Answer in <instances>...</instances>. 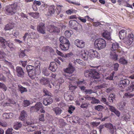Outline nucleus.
<instances>
[{"label": "nucleus", "mask_w": 134, "mask_h": 134, "mask_svg": "<svg viewBox=\"0 0 134 134\" xmlns=\"http://www.w3.org/2000/svg\"><path fill=\"white\" fill-rule=\"evenodd\" d=\"M37 129V127L35 126H27L26 129L28 131H33Z\"/></svg>", "instance_id": "obj_33"}, {"label": "nucleus", "mask_w": 134, "mask_h": 134, "mask_svg": "<svg viewBox=\"0 0 134 134\" xmlns=\"http://www.w3.org/2000/svg\"><path fill=\"white\" fill-rule=\"evenodd\" d=\"M96 48L100 50L104 48L106 46V43L105 40L102 38L96 39L94 43Z\"/></svg>", "instance_id": "obj_4"}, {"label": "nucleus", "mask_w": 134, "mask_h": 134, "mask_svg": "<svg viewBox=\"0 0 134 134\" xmlns=\"http://www.w3.org/2000/svg\"><path fill=\"white\" fill-rule=\"evenodd\" d=\"M72 122L74 123H78L79 118L76 116H72Z\"/></svg>", "instance_id": "obj_52"}, {"label": "nucleus", "mask_w": 134, "mask_h": 134, "mask_svg": "<svg viewBox=\"0 0 134 134\" xmlns=\"http://www.w3.org/2000/svg\"><path fill=\"white\" fill-rule=\"evenodd\" d=\"M34 124V123L32 121H30V120H28L27 121H25L23 122V125L24 126H27L31 125Z\"/></svg>", "instance_id": "obj_40"}, {"label": "nucleus", "mask_w": 134, "mask_h": 134, "mask_svg": "<svg viewBox=\"0 0 134 134\" xmlns=\"http://www.w3.org/2000/svg\"><path fill=\"white\" fill-rule=\"evenodd\" d=\"M87 18H89L88 16H85V17L84 18L80 16H79L78 18V19L82 22L84 23H86V19Z\"/></svg>", "instance_id": "obj_49"}, {"label": "nucleus", "mask_w": 134, "mask_h": 134, "mask_svg": "<svg viewBox=\"0 0 134 134\" xmlns=\"http://www.w3.org/2000/svg\"><path fill=\"white\" fill-rule=\"evenodd\" d=\"M71 95H69L66 93H65L64 95V98L67 100L72 99L71 98Z\"/></svg>", "instance_id": "obj_51"}, {"label": "nucleus", "mask_w": 134, "mask_h": 134, "mask_svg": "<svg viewBox=\"0 0 134 134\" xmlns=\"http://www.w3.org/2000/svg\"><path fill=\"white\" fill-rule=\"evenodd\" d=\"M104 108V107L101 105H98L95 106L94 108L95 110L98 111H101Z\"/></svg>", "instance_id": "obj_47"}, {"label": "nucleus", "mask_w": 134, "mask_h": 134, "mask_svg": "<svg viewBox=\"0 0 134 134\" xmlns=\"http://www.w3.org/2000/svg\"><path fill=\"white\" fill-rule=\"evenodd\" d=\"M60 44H64L69 43V41L68 39L63 36H61L59 38Z\"/></svg>", "instance_id": "obj_27"}, {"label": "nucleus", "mask_w": 134, "mask_h": 134, "mask_svg": "<svg viewBox=\"0 0 134 134\" xmlns=\"http://www.w3.org/2000/svg\"><path fill=\"white\" fill-rule=\"evenodd\" d=\"M76 83H77V84L78 85H86V81L85 80H83V81H76Z\"/></svg>", "instance_id": "obj_54"}, {"label": "nucleus", "mask_w": 134, "mask_h": 134, "mask_svg": "<svg viewBox=\"0 0 134 134\" xmlns=\"http://www.w3.org/2000/svg\"><path fill=\"white\" fill-rule=\"evenodd\" d=\"M47 31L50 33L58 32L60 31V29L53 25H49L47 27Z\"/></svg>", "instance_id": "obj_11"}, {"label": "nucleus", "mask_w": 134, "mask_h": 134, "mask_svg": "<svg viewBox=\"0 0 134 134\" xmlns=\"http://www.w3.org/2000/svg\"><path fill=\"white\" fill-rule=\"evenodd\" d=\"M24 106V107H27L30 104V101L28 100H25L23 102Z\"/></svg>", "instance_id": "obj_57"}, {"label": "nucleus", "mask_w": 134, "mask_h": 134, "mask_svg": "<svg viewBox=\"0 0 134 134\" xmlns=\"http://www.w3.org/2000/svg\"><path fill=\"white\" fill-rule=\"evenodd\" d=\"M43 106V105L40 102L37 103L35 106L33 108L35 109L36 111L39 110Z\"/></svg>", "instance_id": "obj_34"}, {"label": "nucleus", "mask_w": 134, "mask_h": 134, "mask_svg": "<svg viewBox=\"0 0 134 134\" xmlns=\"http://www.w3.org/2000/svg\"><path fill=\"white\" fill-rule=\"evenodd\" d=\"M20 15L21 17L24 19L25 20H27L28 19L27 16V15L23 13H21L20 14Z\"/></svg>", "instance_id": "obj_61"}, {"label": "nucleus", "mask_w": 134, "mask_h": 134, "mask_svg": "<svg viewBox=\"0 0 134 134\" xmlns=\"http://www.w3.org/2000/svg\"><path fill=\"white\" fill-rule=\"evenodd\" d=\"M70 45V42L64 44H60L59 45V47L62 51H65L68 49Z\"/></svg>", "instance_id": "obj_15"}, {"label": "nucleus", "mask_w": 134, "mask_h": 134, "mask_svg": "<svg viewBox=\"0 0 134 134\" xmlns=\"http://www.w3.org/2000/svg\"><path fill=\"white\" fill-rule=\"evenodd\" d=\"M119 61V63L121 64L126 65L128 63L126 59L124 57H120Z\"/></svg>", "instance_id": "obj_36"}, {"label": "nucleus", "mask_w": 134, "mask_h": 134, "mask_svg": "<svg viewBox=\"0 0 134 134\" xmlns=\"http://www.w3.org/2000/svg\"><path fill=\"white\" fill-rule=\"evenodd\" d=\"M128 90L130 92L134 91V82H132L131 86L128 88Z\"/></svg>", "instance_id": "obj_48"}, {"label": "nucleus", "mask_w": 134, "mask_h": 134, "mask_svg": "<svg viewBox=\"0 0 134 134\" xmlns=\"http://www.w3.org/2000/svg\"><path fill=\"white\" fill-rule=\"evenodd\" d=\"M102 36L106 40H110L111 39V34L109 32L107 31H105L102 34Z\"/></svg>", "instance_id": "obj_24"}, {"label": "nucleus", "mask_w": 134, "mask_h": 134, "mask_svg": "<svg viewBox=\"0 0 134 134\" xmlns=\"http://www.w3.org/2000/svg\"><path fill=\"white\" fill-rule=\"evenodd\" d=\"M19 90L21 93H23L24 92L27 91V90L25 87L22 86L21 85H19L18 86Z\"/></svg>", "instance_id": "obj_38"}, {"label": "nucleus", "mask_w": 134, "mask_h": 134, "mask_svg": "<svg viewBox=\"0 0 134 134\" xmlns=\"http://www.w3.org/2000/svg\"><path fill=\"white\" fill-rule=\"evenodd\" d=\"M9 90L11 93L14 95H16V88L14 86L9 87Z\"/></svg>", "instance_id": "obj_31"}, {"label": "nucleus", "mask_w": 134, "mask_h": 134, "mask_svg": "<svg viewBox=\"0 0 134 134\" xmlns=\"http://www.w3.org/2000/svg\"><path fill=\"white\" fill-rule=\"evenodd\" d=\"M27 115L26 111L23 110L21 113L19 117V119L22 121L24 120L25 118L27 116Z\"/></svg>", "instance_id": "obj_30"}, {"label": "nucleus", "mask_w": 134, "mask_h": 134, "mask_svg": "<svg viewBox=\"0 0 134 134\" xmlns=\"http://www.w3.org/2000/svg\"><path fill=\"white\" fill-rule=\"evenodd\" d=\"M30 38L31 39L38 38L39 37V35L37 32H34L29 33Z\"/></svg>", "instance_id": "obj_26"}, {"label": "nucleus", "mask_w": 134, "mask_h": 134, "mask_svg": "<svg viewBox=\"0 0 134 134\" xmlns=\"http://www.w3.org/2000/svg\"><path fill=\"white\" fill-rule=\"evenodd\" d=\"M52 110L56 115H60L62 112V109L58 107H55L53 108Z\"/></svg>", "instance_id": "obj_18"}, {"label": "nucleus", "mask_w": 134, "mask_h": 134, "mask_svg": "<svg viewBox=\"0 0 134 134\" xmlns=\"http://www.w3.org/2000/svg\"><path fill=\"white\" fill-rule=\"evenodd\" d=\"M22 126V124L20 122H16L13 126V128L16 130H18Z\"/></svg>", "instance_id": "obj_35"}, {"label": "nucleus", "mask_w": 134, "mask_h": 134, "mask_svg": "<svg viewBox=\"0 0 134 134\" xmlns=\"http://www.w3.org/2000/svg\"><path fill=\"white\" fill-rule=\"evenodd\" d=\"M27 72L29 77L32 79H34L36 77V69L28 71Z\"/></svg>", "instance_id": "obj_20"}, {"label": "nucleus", "mask_w": 134, "mask_h": 134, "mask_svg": "<svg viewBox=\"0 0 134 134\" xmlns=\"http://www.w3.org/2000/svg\"><path fill=\"white\" fill-rule=\"evenodd\" d=\"M116 52L111 51H110V57L114 60H116L118 59Z\"/></svg>", "instance_id": "obj_25"}, {"label": "nucleus", "mask_w": 134, "mask_h": 134, "mask_svg": "<svg viewBox=\"0 0 134 134\" xmlns=\"http://www.w3.org/2000/svg\"><path fill=\"white\" fill-rule=\"evenodd\" d=\"M105 127L108 129L109 132L111 134H116L113 125L111 123H109L104 124Z\"/></svg>", "instance_id": "obj_9"}, {"label": "nucleus", "mask_w": 134, "mask_h": 134, "mask_svg": "<svg viewBox=\"0 0 134 134\" xmlns=\"http://www.w3.org/2000/svg\"><path fill=\"white\" fill-rule=\"evenodd\" d=\"M26 69L27 72L28 71H32L33 70L36 69L35 67L31 65H27L26 67Z\"/></svg>", "instance_id": "obj_45"}, {"label": "nucleus", "mask_w": 134, "mask_h": 134, "mask_svg": "<svg viewBox=\"0 0 134 134\" xmlns=\"http://www.w3.org/2000/svg\"><path fill=\"white\" fill-rule=\"evenodd\" d=\"M42 73L44 75L46 76H48L50 74V72L47 69L44 67L42 69Z\"/></svg>", "instance_id": "obj_44"}, {"label": "nucleus", "mask_w": 134, "mask_h": 134, "mask_svg": "<svg viewBox=\"0 0 134 134\" xmlns=\"http://www.w3.org/2000/svg\"><path fill=\"white\" fill-rule=\"evenodd\" d=\"M49 69L53 72H55L57 68V65L55 62H51L49 65Z\"/></svg>", "instance_id": "obj_17"}, {"label": "nucleus", "mask_w": 134, "mask_h": 134, "mask_svg": "<svg viewBox=\"0 0 134 134\" xmlns=\"http://www.w3.org/2000/svg\"><path fill=\"white\" fill-rule=\"evenodd\" d=\"M30 15L33 18L37 19L39 17V13L37 12L30 13H29Z\"/></svg>", "instance_id": "obj_41"}, {"label": "nucleus", "mask_w": 134, "mask_h": 134, "mask_svg": "<svg viewBox=\"0 0 134 134\" xmlns=\"http://www.w3.org/2000/svg\"><path fill=\"white\" fill-rule=\"evenodd\" d=\"M121 120L123 121H129L130 120V117L129 114L124 115L123 116H121Z\"/></svg>", "instance_id": "obj_29"}, {"label": "nucleus", "mask_w": 134, "mask_h": 134, "mask_svg": "<svg viewBox=\"0 0 134 134\" xmlns=\"http://www.w3.org/2000/svg\"><path fill=\"white\" fill-rule=\"evenodd\" d=\"M5 64L9 66L11 69H14V66L13 65L12 63L7 61L5 62Z\"/></svg>", "instance_id": "obj_46"}, {"label": "nucleus", "mask_w": 134, "mask_h": 134, "mask_svg": "<svg viewBox=\"0 0 134 134\" xmlns=\"http://www.w3.org/2000/svg\"><path fill=\"white\" fill-rule=\"evenodd\" d=\"M13 115V113H5L3 114V117L5 119H8L12 118Z\"/></svg>", "instance_id": "obj_37"}, {"label": "nucleus", "mask_w": 134, "mask_h": 134, "mask_svg": "<svg viewBox=\"0 0 134 134\" xmlns=\"http://www.w3.org/2000/svg\"><path fill=\"white\" fill-rule=\"evenodd\" d=\"M46 131V129H41L39 131H37L35 132L34 134H41L42 132H43V133H44V131Z\"/></svg>", "instance_id": "obj_59"}, {"label": "nucleus", "mask_w": 134, "mask_h": 134, "mask_svg": "<svg viewBox=\"0 0 134 134\" xmlns=\"http://www.w3.org/2000/svg\"><path fill=\"white\" fill-rule=\"evenodd\" d=\"M88 53L89 58L91 60L95 58H100L99 54L96 51L91 49L89 51Z\"/></svg>", "instance_id": "obj_6"}, {"label": "nucleus", "mask_w": 134, "mask_h": 134, "mask_svg": "<svg viewBox=\"0 0 134 134\" xmlns=\"http://www.w3.org/2000/svg\"><path fill=\"white\" fill-rule=\"evenodd\" d=\"M129 39L130 40V42H133L134 39L133 35L132 33L128 35Z\"/></svg>", "instance_id": "obj_56"}, {"label": "nucleus", "mask_w": 134, "mask_h": 134, "mask_svg": "<svg viewBox=\"0 0 134 134\" xmlns=\"http://www.w3.org/2000/svg\"><path fill=\"white\" fill-rule=\"evenodd\" d=\"M37 30L38 32L42 34L46 33L45 27L43 24H39L37 26Z\"/></svg>", "instance_id": "obj_12"}, {"label": "nucleus", "mask_w": 134, "mask_h": 134, "mask_svg": "<svg viewBox=\"0 0 134 134\" xmlns=\"http://www.w3.org/2000/svg\"><path fill=\"white\" fill-rule=\"evenodd\" d=\"M55 7L53 5L50 6L48 8L47 14L48 15L53 14L55 12Z\"/></svg>", "instance_id": "obj_22"}, {"label": "nucleus", "mask_w": 134, "mask_h": 134, "mask_svg": "<svg viewBox=\"0 0 134 134\" xmlns=\"http://www.w3.org/2000/svg\"><path fill=\"white\" fill-rule=\"evenodd\" d=\"M89 104L88 103H82L80 107L82 108L87 109Z\"/></svg>", "instance_id": "obj_58"}, {"label": "nucleus", "mask_w": 134, "mask_h": 134, "mask_svg": "<svg viewBox=\"0 0 134 134\" xmlns=\"http://www.w3.org/2000/svg\"><path fill=\"white\" fill-rule=\"evenodd\" d=\"M0 88L3 89L4 91H5L7 90V87L5 85L1 82H0Z\"/></svg>", "instance_id": "obj_53"}, {"label": "nucleus", "mask_w": 134, "mask_h": 134, "mask_svg": "<svg viewBox=\"0 0 134 134\" xmlns=\"http://www.w3.org/2000/svg\"><path fill=\"white\" fill-rule=\"evenodd\" d=\"M69 90H71V92H73L77 88V87L72 84H70L69 85Z\"/></svg>", "instance_id": "obj_50"}, {"label": "nucleus", "mask_w": 134, "mask_h": 134, "mask_svg": "<svg viewBox=\"0 0 134 134\" xmlns=\"http://www.w3.org/2000/svg\"><path fill=\"white\" fill-rule=\"evenodd\" d=\"M44 115L43 114H41L39 116L38 119L39 122H44L45 121L44 118Z\"/></svg>", "instance_id": "obj_42"}, {"label": "nucleus", "mask_w": 134, "mask_h": 134, "mask_svg": "<svg viewBox=\"0 0 134 134\" xmlns=\"http://www.w3.org/2000/svg\"><path fill=\"white\" fill-rule=\"evenodd\" d=\"M0 42L1 45L3 48H4L5 47V44L8 46L10 48H15V46L13 43L10 42L9 41H6L3 37H0Z\"/></svg>", "instance_id": "obj_5"}, {"label": "nucleus", "mask_w": 134, "mask_h": 134, "mask_svg": "<svg viewBox=\"0 0 134 134\" xmlns=\"http://www.w3.org/2000/svg\"><path fill=\"white\" fill-rule=\"evenodd\" d=\"M40 81L42 84L45 85L47 84L49 82V80L46 78H43L40 80Z\"/></svg>", "instance_id": "obj_39"}, {"label": "nucleus", "mask_w": 134, "mask_h": 134, "mask_svg": "<svg viewBox=\"0 0 134 134\" xmlns=\"http://www.w3.org/2000/svg\"><path fill=\"white\" fill-rule=\"evenodd\" d=\"M14 26L15 24L13 23H10L5 26L4 29L5 30H10Z\"/></svg>", "instance_id": "obj_21"}, {"label": "nucleus", "mask_w": 134, "mask_h": 134, "mask_svg": "<svg viewBox=\"0 0 134 134\" xmlns=\"http://www.w3.org/2000/svg\"><path fill=\"white\" fill-rule=\"evenodd\" d=\"M42 51L43 52H47L53 51V49L51 47L48 46L43 47L42 48Z\"/></svg>", "instance_id": "obj_32"}, {"label": "nucleus", "mask_w": 134, "mask_h": 134, "mask_svg": "<svg viewBox=\"0 0 134 134\" xmlns=\"http://www.w3.org/2000/svg\"><path fill=\"white\" fill-rule=\"evenodd\" d=\"M130 81L127 79H122L119 82V85L120 87L124 88L127 87L130 84Z\"/></svg>", "instance_id": "obj_7"}, {"label": "nucleus", "mask_w": 134, "mask_h": 134, "mask_svg": "<svg viewBox=\"0 0 134 134\" xmlns=\"http://www.w3.org/2000/svg\"><path fill=\"white\" fill-rule=\"evenodd\" d=\"M53 101L52 98L49 96H48L47 97L44 98L43 99V103L44 105L47 106L52 103Z\"/></svg>", "instance_id": "obj_10"}, {"label": "nucleus", "mask_w": 134, "mask_h": 134, "mask_svg": "<svg viewBox=\"0 0 134 134\" xmlns=\"http://www.w3.org/2000/svg\"><path fill=\"white\" fill-rule=\"evenodd\" d=\"M19 55L20 58H23L24 56H26L24 51H21L19 54Z\"/></svg>", "instance_id": "obj_64"}, {"label": "nucleus", "mask_w": 134, "mask_h": 134, "mask_svg": "<svg viewBox=\"0 0 134 134\" xmlns=\"http://www.w3.org/2000/svg\"><path fill=\"white\" fill-rule=\"evenodd\" d=\"M79 55L80 57L84 60H87L88 58L87 52L85 51H81Z\"/></svg>", "instance_id": "obj_16"}, {"label": "nucleus", "mask_w": 134, "mask_h": 134, "mask_svg": "<svg viewBox=\"0 0 134 134\" xmlns=\"http://www.w3.org/2000/svg\"><path fill=\"white\" fill-rule=\"evenodd\" d=\"M126 103L124 101L118 103V107L120 110H123L125 108Z\"/></svg>", "instance_id": "obj_23"}, {"label": "nucleus", "mask_w": 134, "mask_h": 134, "mask_svg": "<svg viewBox=\"0 0 134 134\" xmlns=\"http://www.w3.org/2000/svg\"><path fill=\"white\" fill-rule=\"evenodd\" d=\"M119 47V44L117 43H113L111 48V51H117L118 48Z\"/></svg>", "instance_id": "obj_28"}, {"label": "nucleus", "mask_w": 134, "mask_h": 134, "mask_svg": "<svg viewBox=\"0 0 134 134\" xmlns=\"http://www.w3.org/2000/svg\"><path fill=\"white\" fill-rule=\"evenodd\" d=\"M65 36L68 38L71 35V33L70 31L68 30L66 31L64 33Z\"/></svg>", "instance_id": "obj_63"}, {"label": "nucleus", "mask_w": 134, "mask_h": 134, "mask_svg": "<svg viewBox=\"0 0 134 134\" xmlns=\"http://www.w3.org/2000/svg\"><path fill=\"white\" fill-rule=\"evenodd\" d=\"M133 97H134V94L128 93L125 94L123 96V97L124 98H131ZM130 102L131 105L134 107V98L131 99Z\"/></svg>", "instance_id": "obj_14"}, {"label": "nucleus", "mask_w": 134, "mask_h": 134, "mask_svg": "<svg viewBox=\"0 0 134 134\" xmlns=\"http://www.w3.org/2000/svg\"><path fill=\"white\" fill-rule=\"evenodd\" d=\"M92 100V103H93L98 104L100 103V101L98 99H96L94 97H93Z\"/></svg>", "instance_id": "obj_60"}, {"label": "nucleus", "mask_w": 134, "mask_h": 134, "mask_svg": "<svg viewBox=\"0 0 134 134\" xmlns=\"http://www.w3.org/2000/svg\"><path fill=\"white\" fill-rule=\"evenodd\" d=\"M74 44L77 47L82 48L85 46V42L82 40H76L74 41Z\"/></svg>", "instance_id": "obj_13"}, {"label": "nucleus", "mask_w": 134, "mask_h": 134, "mask_svg": "<svg viewBox=\"0 0 134 134\" xmlns=\"http://www.w3.org/2000/svg\"><path fill=\"white\" fill-rule=\"evenodd\" d=\"M16 75L18 77H24L25 73L21 67L17 66L16 68Z\"/></svg>", "instance_id": "obj_8"}, {"label": "nucleus", "mask_w": 134, "mask_h": 134, "mask_svg": "<svg viewBox=\"0 0 134 134\" xmlns=\"http://www.w3.org/2000/svg\"><path fill=\"white\" fill-rule=\"evenodd\" d=\"M84 75L86 77H90L95 79L96 83L97 82V81H98L100 77L99 73L95 70H86L85 71Z\"/></svg>", "instance_id": "obj_2"}, {"label": "nucleus", "mask_w": 134, "mask_h": 134, "mask_svg": "<svg viewBox=\"0 0 134 134\" xmlns=\"http://www.w3.org/2000/svg\"><path fill=\"white\" fill-rule=\"evenodd\" d=\"M17 7L18 4L16 2L7 6L5 8L6 13L8 15L15 14L16 12Z\"/></svg>", "instance_id": "obj_3"}, {"label": "nucleus", "mask_w": 134, "mask_h": 134, "mask_svg": "<svg viewBox=\"0 0 134 134\" xmlns=\"http://www.w3.org/2000/svg\"><path fill=\"white\" fill-rule=\"evenodd\" d=\"M75 62H76L77 64H80L81 65H83L84 63L83 62V61L81 60L80 59H77L76 60L74 61Z\"/></svg>", "instance_id": "obj_62"}, {"label": "nucleus", "mask_w": 134, "mask_h": 134, "mask_svg": "<svg viewBox=\"0 0 134 134\" xmlns=\"http://www.w3.org/2000/svg\"><path fill=\"white\" fill-rule=\"evenodd\" d=\"M119 36L120 39H124L127 36L126 31L124 30H121L119 32Z\"/></svg>", "instance_id": "obj_19"}, {"label": "nucleus", "mask_w": 134, "mask_h": 134, "mask_svg": "<svg viewBox=\"0 0 134 134\" xmlns=\"http://www.w3.org/2000/svg\"><path fill=\"white\" fill-rule=\"evenodd\" d=\"M101 101L103 104L108 105V102L106 98L104 97H102L100 99Z\"/></svg>", "instance_id": "obj_55"}, {"label": "nucleus", "mask_w": 134, "mask_h": 134, "mask_svg": "<svg viewBox=\"0 0 134 134\" xmlns=\"http://www.w3.org/2000/svg\"><path fill=\"white\" fill-rule=\"evenodd\" d=\"M75 70L74 68L72 66L70 63H69L68 67L64 70L65 72L69 74V75H66V82L69 83H73L74 81L76 80V77L75 75H70Z\"/></svg>", "instance_id": "obj_1"}, {"label": "nucleus", "mask_w": 134, "mask_h": 134, "mask_svg": "<svg viewBox=\"0 0 134 134\" xmlns=\"http://www.w3.org/2000/svg\"><path fill=\"white\" fill-rule=\"evenodd\" d=\"M5 54L3 51H0V60L3 61L5 59Z\"/></svg>", "instance_id": "obj_43"}]
</instances>
